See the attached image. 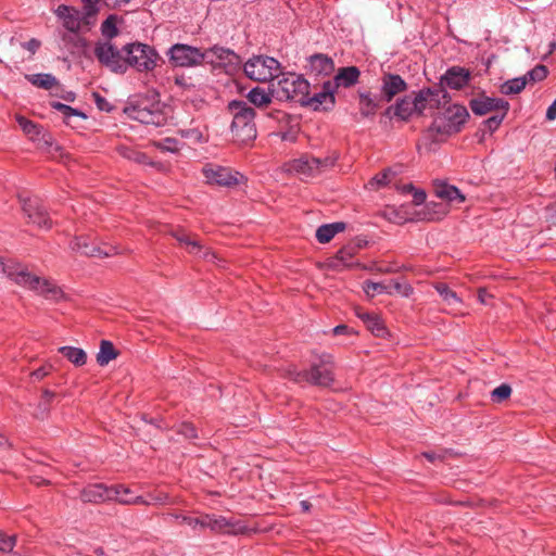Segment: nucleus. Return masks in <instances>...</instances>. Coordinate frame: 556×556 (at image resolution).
Returning <instances> with one entry per match:
<instances>
[{
	"label": "nucleus",
	"mask_w": 556,
	"mask_h": 556,
	"mask_svg": "<svg viewBox=\"0 0 556 556\" xmlns=\"http://www.w3.org/2000/svg\"><path fill=\"white\" fill-rule=\"evenodd\" d=\"M0 276L8 277L14 283L29 289L39 295L50 300L62 298V290L52 281L33 275L27 268L13 260H4L0 256Z\"/></svg>",
	"instance_id": "f257e3e1"
},
{
	"label": "nucleus",
	"mask_w": 556,
	"mask_h": 556,
	"mask_svg": "<svg viewBox=\"0 0 556 556\" xmlns=\"http://www.w3.org/2000/svg\"><path fill=\"white\" fill-rule=\"evenodd\" d=\"M281 376L295 383H309L317 387H330L334 381V359L331 354L323 353L311 364L309 369L300 370L294 365L282 367Z\"/></svg>",
	"instance_id": "f03ea898"
},
{
	"label": "nucleus",
	"mask_w": 556,
	"mask_h": 556,
	"mask_svg": "<svg viewBox=\"0 0 556 556\" xmlns=\"http://www.w3.org/2000/svg\"><path fill=\"white\" fill-rule=\"evenodd\" d=\"M228 111L232 115L230 130L235 140L243 144L253 141L257 136L255 110L242 100H232Z\"/></svg>",
	"instance_id": "7ed1b4c3"
},
{
	"label": "nucleus",
	"mask_w": 556,
	"mask_h": 556,
	"mask_svg": "<svg viewBox=\"0 0 556 556\" xmlns=\"http://www.w3.org/2000/svg\"><path fill=\"white\" fill-rule=\"evenodd\" d=\"M129 118L154 128L167 125L168 116L160 102L140 101L125 109Z\"/></svg>",
	"instance_id": "20e7f679"
},
{
	"label": "nucleus",
	"mask_w": 556,
	"mask_h": 556,
	"mask_svg": "<svg viewBox=\"0 0 556 556\" xmlns=\"http://www.w3.org/2000/svg\"><path fill=\"white\" fill-rule=\"evenodd\" d=\"M280 63L271 56L253 55L243 65L245 76L254 81L266 83L278 78L280 75Z\"/></svg>",
	"instance_id": "39448f33"
},
{
	"label": "nucleus",
	"mask_w": 556,
	"mask_h": 556,
	"mask_svg": "<svg viewBox=\"0 0 556 556\" xmlns=\"http://www.w3.org/2000/svg\"><path fill=\"white\" fill-rule=\"evenodd\" d=\"M271 86L279 101H296L300 104L311 88L309 83L303 76L293 73L282 75L281 78H278L276 86Z\"/></svg>",
	"instance_id": "423d86ee"
},
{
	"label": "nucleus",
	"mask_w": 556,
	"mask_h": 556,
	"mask_svg": "<svg viewBox=\"0 0 556 556\" xmlns=\"http://www.w3.org/2000/svg\"><path fill=\"white\" fill-rule=\"evenodd\" d=\"M468 117L469 113L464 105L450 104L434 117L431 129L440 135H452L462 129Z\"/></svg>",
	"instance_id": "0eeeda50"
},
{
	"label": "nucleus",
	"mask_w": 556,
	"mask_h": 556,
	"mask_svg": "<svg viewBox=\"0 0 556 556\" xmlns=\"http://www.w3.org/2000/svg\"><path fill=\"white\" fill-rule=\"evenodd\" d=\"M126 64L139 72L153 71L157 64L159 53L154 48L141 42H130L124 46Z\"/></svg>",
	"instance_id": "6e6552de"
},
{
	"label": "nucleus",
	"mask_w": 556,
	"mask_h": 556,
	"mask_svg": "<svg viewBox=\"0 0 556 556\" xmlns=\"http://www.w3.org/2000/svg\"><path fill=\"white\" fill-rule=\"evenodd\" d=\"M83 3L81 11L76 9L75 7L67 5V4H60L58 8L53 11L58 20L62 23V26L72 34H78L81 25L86 26H93L97 22V16L93 15L92 17H87L86 11H87V3Z\"/></svg>",
	"instance_id": "1a4fd4ad"
},
{
	"label": "nucleus",
	"mask_w": 556,
	"mask_h": 556,
	"mask_svg": "<svg viewBox=\"0 0 556 556\" xmlns=\"http://www.w3.org/2000/svg\"><path fill=\"white\" fill-rule=\"evenodd\" d=\"M97 60L114 73L124 74L127 71L124 47L117 49L110 41L98 42L94 47Z\"/></svg>",
	"instance_id": "9d476101"
},
{
	"label": "nucleus",
	"mask_w": 556,
	"mask_h": 556,
	"mask_svg": "<svg viewBox=\"0 0 556 556\" xmlns=\"http://www.w3.org/2000/svg\"><path fill=\"white\" fill-rule=\"evenodd\" d=\"M167 55L170 63L175 66L192 67L202 64L207 54L199 48L185 43H175L168 49Z\"/></svg>",
	"instance_id": "9b49d317"
},
{
	"label": "nucleus",
	"mask_w": 556,
	"mask_h": 556,
	"mask_svg": "<svg viewBox=\"0 0 556 556\" xmlns=\"http://www.w3.org/2000/svg\"><path fill=\"white\" fill-rule=\"evenodd\" d=\"M334 165L332 157H315L312 155H303L292 160L289 164V170L294 172L305 178L315 177L327 168Z\"/></svg>",
	"instance_id": "f8f14e48"
},
{
	"label": "nucleus",
	"mask_w": 556,
	"mask_h": 556,
	"mask_svg": "<svg viewBox=\"0 0 556 556\" xmlns=\"http://www.w3.org/2000/svg\"><path fill=\"white\" fill-rule=\"evenodd\" d=\"M336 89L327 80L323 84L321 90L311 96L309 90L305 94V99H302L301 105L311 108L314 111H330L336 104Z\"/></svg>",
	"instance_id": "ddd939ff"
},
{
	"label": "nucleus",
	"mask_w": 556,
	"mask_h": 556,
	"mask_svg": "<svg viewBox=\"0 0 556 556\" xmlns=\"http://www.w3.org/2000/svg\"><path fill=\"white\" fill-rule=\"evenodd\" d=\"M203 174L208 184L222 187L237 186L245 180V177L241 173L218 165L204 167Z\"/></svg>",
	"instance_id": "4468645a"
},
{
	"label": "nucleus",
	"mask_w": 556,
	"mask_h": 556,
	"mask_svg": "<svg viewBox=\"0 0 556 556\" xmlns=\"http://www.w3.org/2000/svg\"><path fill=\"white\" fill-rule=\"evenodd\" d=\"M205 61L226 68V71H233L241 64L240 56L230 49L214 46L205 50Z\"/></svg>",
	"instance_id": "2eb2a0df"
},
{
	"label": "nucleus",
	"mask_w": 556,
	"mask_h": 556,
	"mask_svg": "<svg viewBox=\"0 0 556 556\" xmlns=\"http://www.w3.org/2000/svg\"><path fill=\"white\" fill-rule=\"evenodd\" d=\"M469 106L472 113L479 116L491 112L497 113L500 111H503L504 114H507L509 111V103L506 100L502 98L489 97L484 93L471 99Z\"/></svg>",
	"instance_id": "dca6fc26"
},
{
	"label": "nucleus",
	"mask_w": 556,
	"mask_h": 556,
	"mask_svg": "<svg viewBox=\"0 0 556 556\" xmlns=\"http://www.w3.org/2000/svg\"><path fill=\"white\" fill-rule=\"evenodd\" d=\"M20 200L23 212L28 218V223H31L39 228L49 229L51 227L52 222L47 211L41 206L37 199L20 198Z\"/></svg>",
	"instance_id": "f3484780"
},
{
	"label": "nucleus",
	"mask_w": 556,
	"mask_h": 556,
	"mask_svg": "<svg viewBox=\"0 0 556 556\" xmlns=\"http://www.w3.org/2000/svg\"><path fill=\"white\" fill-rule=\"evenodd\" d=\"M408 88L407 83L397 74L384 73L381 77L380 99L391 102L393 98Z\"/></svg>",
	"instance_id": "a211bd4d"
},
{
	"label": "nucleus",
	"mask_w": 556,
	"mask_h": 556,
	"mask_svg": "<svg viewBox=\"0 0 556 556\" xmlns=\"http://www.w3.org/2000/svg\"><path fill=\"white\" fill-rule=\"evenodd\" d=\"M202 528L210 527L211 531L217 534L250 535L257 532H266L268 528L250 527L245 523H200Z\"/></svg>",
	"instance_id": "6ab92c4d"
},
{
	"label": "nucleus",
	"mask_w": 556,
	"mask_h": 556,
	"mask_svg": "<svg viewBox=\"0 0 556 556\" xmlns=\"http://www.w3.org/2000/svg\"><path fill=\"white\" fill-rule=\"evenodd\" d=\"M416 114V104L412 101V96H404L396 100L393 105L386 109L384 115L388 117H396L401 121H408Z\"/></svg>",
	"instance_id": "aec40b11"
},
{
	"label": "nucleus",
	"mask_w": 556,
	"mask_h": 556,
	"mask_svg": "<svg viewBox=\"0 0 556 556\" xmlns=\"http://www.w3.org/2000/svg\"><path fill=\"white\" fill-rule=\"evenodd\" d=\"M116 494L111 486L102 483L89 484L80 492V498L85 503H102L112 501V496Z\"/></svg>",
	"instance_id": "412c9836"
},
{
	"label": "nucleus",
	"mask_w": 556,
	"mask_h": 556,
	"mask_svg": "<svg viewBox=\"0 0 556 556\" xmlns=\"http://www.w3.org/2000/svg\"><path fill=\"white\" fill-rule=\"evenodd\" d=\"M361 77V71L356 66H345L340 67L337 74L333 77V80H330L332 87L337 90L340 87L351 88L355 86Z\"/></svg>",
	"instance_id": "4be33fe9"
},
{
	"label": "nucleus",
	"mask_w": 556,
	"mask_h": 556,
	"mask_svg": "<svg viewBox=\"0 0 556 556\" xmlns=\"http://www.w3.org/2000/svg\"><path fill=\"white\" fill-rule=\"evenodd\" d=\"M308 67L316 76H328L334 71V62L327 54L316 53L308 58Z\"/></svg>",
	"instance_id": "5701e85b"
},
{
	"label": "nucleus",
	"mask_w": 556,
	"mask_h": 556,
	"mask_svg": "<svg viewBox=\"0 0 556 556\" xmlns=\"http://www.w3.org/2000/svg\"><path fill=\"white\" fill-rule=\"evenodd\" d=\"M276 98L273 86L265 90L262 87H254L247 93L248 101L256 109H265Z\"/></svg>",
	"instance_id": "b1692460"
},
{
	"label": "nucleus",
	"mask_w": 556,
	"mask_h": 556,
	"mask_svg": "<svg viewBox=\"0 0 556 556\" xmlns=\"http://www.w3.org/2000/svg\"><path fill=\"white\" fill-rule=\"evenodd\" d=\"M173 237L181 244L186 245V249L189 253L199 255L203 258H208L210 256L214 257L213 253L208 251H204L203 247L200 244L198 240L193 237L186 233L184 230H176L173 232Z\"/></svg>",
	"instance_id": "393cba45"
},
{
	"label": "nucleus",
	"mask_w": 556,
	"mask_h": 556,
	"mask_svg": "<svg viewBox=\"0 0 556 556\" xmlns=\"http://www.w3.org/2000/svg\"><path fill=\"white\" fill-rule=\"evenodd\" d=\"M470 79V73L469 71L463 68V67H458V66H453L451 68H448L445 73V75L443 76V80L445 81V84L452 88V89H462L463 87H465L468 81Z\"/></svg>",
	"instance_id": "a878e982"
},
{
	"label": "nucleus",
	"mask_w": 556,
	"mask_h": 556,
	"mask_svg": "<svg viewBox=\"0 0 556 556\" xmlns=\"http://www.w3.org/2000/svg\"><path fill=\"white\" fill-rule=\"evenodd\" d=\"M81 2H86L87 17H92L93 15H98L101 11V8L104 7L109 10H117L125 5H127L131 0H80Z\"/></svg>",
	"instance_id": "bb28decb"
},
{
	"label": "nucleus",
	"mask_w": 556,
	"mask_h": 556,
	"mask_svg": "<svg viewBox=\"0 0 556 556\" xmlns=\"http://www.w3.org/2000/svg\"><path fill=\"white\" fill-rule=\"evenodd\" d=\"M434 194L447 202H456L463 203L465 201V195L460 192V190L450 184L439 182L434 186Z\"/></svg>",
	"instance_id": "cd10ccee"
},
{
	"label": "nucleus",
	"mask_w": 556,
	"mask_h": 556,
	"mask_svg": "<svg viewBox=\"0 0 556 556\" xmlns=\"http://www.w3.org/2000/svg\"><path fill=\"white\" fill-rule=\"evenodd\" d=\"M111 490L116 492V494H114L112 496V501H117L122 504H127V505H129V504H144V505L150 504V502L144 500L142 496L134 495L132 491L127 486L112 485Z\"/></svg>",
	"instance_id": "c85d7f7f"
},
{
	"label": "nucleus",
	"mask_w": 556,
	"mask_h": 556,
	"mask_svg": "<svg viewBox=\"0 0 556 556\" xmlns=\"http://www.w3.org/2000/svg\"><path fill=\"white\" fill-rule=\"evenodd\" d=\"M358 109L362 117H371L376 114L379 103L370 91H358Z\"/></svg>",
	"instance_id": "c756f323"
},
{
	"label": "nucleus",
	"mask_w": 556,
	"mask_h": 556,
	"mask_svg": "<svg viewBox=\"0 0 556 556\" xmlns=\"http://www.w3.org/2000/svg\"><path fill=\"white\" fill-rule=\"evenodd\" d=\"M116 152L124 159L135 162L141 165H152L153 163L150 161L148 155L131 146L127 144H118L116 147Z\"/></svg>",
	"instance_id": "7c9ffc66"
},
{
	"label": "nucleus",
	"mask_w": 556,
	"mask_h": 556,
	"mask_svg": "<svg viewBox=\"0 0 556 556\" xmlns=\"http://www.w3.org/2000/svg\"><path fill=\"white\" fill-rule=\"evenodd\" d=\"M346 228L345 223L336 222L331 224H324L316 230V239L320 243L329 242L337 233L343 231Z\"/></svg>",
	"instance_id": "2f4dec72"
},
{
	"label": "nucleus",
	"mask_w": 556,
	"mask_h": 556,
	"mask_svg": "<svg viewBox=\"0 0 556 556\" xmlns=\"http://www.w3.org/2000/svg\"><path fill=\"white\" fill-rule=\"evenodd\" d=\"M355 253L356 248L353 245H346L341 248L332 258L331 266L336 269L351 266Z\"/></svg>",
	"instance_id": "473e14b6"
},
{
	"label": "nucleus",
	"mask_w": 556,
	"mask_h": 556,
	"mask_svg": "<svg viewBox=\"0 0 556 556\" xmlns=\"http://www.w3.org/2000/svg\"><path fill=\"white\" fill-rule=\"evenodd\" d=\"M431 96L427 97L429 109L444 108L451 100L448 92L441 86L429 87Z\"/></svg>",
	"instance_id": "72a5a7b5"
},
{
	"label": "nucleus",
	"mask_w": 556,
	"mask_h": 556,
	"mask_svg": "<svg viewBox=\"0 0 556 556\" xmlns=\"http://www.w3.org/2000/svg\"><path fill=\"white\" fill-rule=\"evenodd\" d=\"M59 352L75 366H84L87 362V354L83 349L75 346H61Z\"/></svg>",
	"instance_id": "f704fd0d"
},
{
	"label": "nucleus",
	"mask_w": 556,
	"mask_h": 556,
	"mask_svg": "<svg viewBox=\"0 0 556 556\" xmlns=\"http://www.w3.org/2000/svg\"><path fill=\"white\" fill-rule=\"evenodd\" d=\"M117 355L118 352L114 348L113 343L108 340H102L97 354V363L102 367L106 366L111 361L115 359Z\"/></svg>",
	"instance_id": "c9c22d12"
},
{
	"label": "nucleus",
	"mask_w": 556,
	"mask_h": 556,
	"mask_svg": "<svg viewBox=\"0 0 556 556\" xmlns=\"http://www.w3.org/2000/svg\"><path fill=\"white\" fill-rule=\"evenodd\" d=\"M25 78L34 86L50 90L52 87L58 85L56 78L52 74H27Z\"/></svg>",
	"instance_id": "e433bc0d"
},
{
	"label": "nucleus",
	"mask_w": 556,
	"mask_h": 556,
	"mask_svg": "<svg viewBox=\"0 0 556 556\" xmlns=\"http://www.w3.org/2000/svg\"><path fill=\"white\" fill-rule=\"evenodd\" d=\"M396 175L395 172H393L391 168H386L382 172L375 175L367 184V187L372 190H378L380 188H383L388 186L392 178H394Z\"/></svg>",
	"instance_id": "4c0bfd02"
},
{
	"label": "nucleus",
	"mask_w": 556,
	"mask_h": 556,
	"mask_svg": "<svg viewBox=\"0 0 556 556\" xmlns=\"http://www.w3.org/2000/svg\"><path fill=\"white\" fill-rule=\"evenodd\" d=\"M526 78L522 76L515 77L503 83L500 87V91L505 96L517 94L520 93L526 88Z\"/></svg>",
	"instance_id": "58836bf2"
},
{
	"label": "nucleus",
	"mask_w": 556,
	"mask_h": 556,
	"mask_svg": "<svg viewBox=\"0 0 556 556\" xmlns=\"http://www.w3.org/2000/svg\"><path fill=\"white\" fill-rule=\"evenodd\" d=\"M119 17L116 14H110L101 24V34L108 39H113L118 35L117 22Z\"/></svg>",
	"instance_id": "ea45409f"
},
{
	"label": "nucleus",
	"mask_w": 556,
	"mask_h": 556,
	"mask_svg": "<svg viewBox=\"0 0 556 556\" xmlns=\"http://www.w3.org/2000/svg\"><path fill=\"white\" fill-rule=\"evenodd\" d=\"M547 67L543 64H538L532 70L527 72L522 77L526 78V84H528L542 81L547 77Z\"/></svg>",
	"instance_id": "a19ab883"
},
{
	"label": "nucleus",
	"mask_w": 556,
	"mask_h": 556,
	"mask_svg": "<svg viewBox=\"0 0 556 556\" xmlns=\"http://www.w3.org/2000/svg\"><path fill=\"white\" fill-rule=\"evenodd\" d=\"M434 289L448 305L460 303V299L457 296L456 292L450 289L446 283H437Z\"/></svg>",
	"instance_id": "79ce46f5"
},
{
	"label": "nucleus",
	"mask_w": 556,
	"mask_h": 556,
	"mask_svg": "<svg viewBox=\"0 0 556 556\" xmlns=\"http://www.w3.org/2000/svg\"><path fill=\"white\" fill-rule=\"evenodd\" d=\"M429 96H431L430 88H424L412 97V101L416 104V114L421 115L428 108L427 97Z\"/></svg>",
	"instance_id": "37998d69"
},
{
	"label": "nucleus",
	"mask_w": 556,
	"mask_h": 556,
	"mask_svg": "<svg viewBox=\"0 0 556 556\" xmlns=\"http://www.w3.org/2000/svg\"><path fill=\"white\" fill-rule=\"evenodd\" d=\"M365 325L368 330L376 337H384L387 334V328L380 316L377 314H374Z\"/></svg>",
	"instance_id": "c03bdc74"
},
{
	"label": "nucleus",
	"mask_w": 556,
	"mask_h": 556,
	"mask_svg": "<svg viewBox=\"0 0 556 556\" xmlns=\"http://www.w3.org/2000/svg\"><path fill=\"white\" fill-rule=\"evenodd\" d=\"M51 108L61 112L66 118H70L72 116H80L83 118L86 117V115L80 112L79 110L77 109H74L67 104H64V103H61V102H58V101H53L50 103Z\"/></svg>",
	"instance_id": "a18cd8bd"
},
{
	"label": "nucleus",
	"mask_w": 556,
	"mask_h": 556,
	"mask_svg": "<svg viewBox=\"0 0 556 556\" xmlns=\"http://www.w3.org/2000/svg\"><path fill=\"white\" fill-rule=\"evenodd\" d=\"M511 394V387L507 383H502L491 392V400L495 403H502L507 400Z\"/></svg>",
	"instance_id": "49530a36"
},
{
	"label": "nucleus",
	"mask_w": 556,
	"mask_h": 556,
	"mask_svg": "<svg viewBox=\"0 0 556 556\" xmlns=\"http://www.w3.org/2000/svg\"><path fill=\"white\" fill-rule=\"evenodd\" d=\"M116 253V249L114 247H105L104 249L99 247L97 243H93L90 250L85 251V255L87 256H97V257H108L114 255Z\"/></svg>",
	"instance_id": "de8ad7c7"
},
{
	"label": "nucleus",
	"mask_w": 556,
	"mask_h": 556,
	"mask_svg": "<svg viewBox=\"0 0 556 556\" xmlns=\"http://www.w3.org/2000/svg\"><path fill=\"white\" fill-rule=\"evenodd\" d=\"M93 243L94 242L90 240L88 237H76L71 242V248L72 250L77 251L85 255V251L90 250Z\"/></svg>",
	"instance_id": "09e8293b"
},
{
	"label": "nucleus",
	"mask_w": 556,
	"mask_h": 556,
	"mask_svg": "<svg viewBox=\"0 0 556 556\" xmlns=\"http://www.w3.org/2000/svg\"><path fill=\"white\" fill-rule=\"evenodd\" d=\"M506 115L503 111L494 113L483 122V125L490 132H493L500 127Z\"/></svg>",
	"instance_id": "8fccbe9b"
},
{
	"label": "nucleus",
	"mask_w": 556,
	"mask_h": 556,
	"mask_svg": "<svg viewBox=\"0 0 556 556\" xmlns=\"http://www.w3.org/2000/svg\"><path fill=\"white\" fill-rule=\"evenodd\" d=\"M365 293L369 296H374L376 293L381 294L387 292V286L381 282L365 281L363 287Z\"/></svg>",
	"instance_id": "3c124183"
},
{
	"label": "nucleus",
	"mask_w": 556,
	"mask_h": 556,
	"mask_svg": "<svg viewBox=\"0 0 556 556\" xmlns=\"http://www.w3.org/2000/svg\"><path fill=\"white\" fill-rule=\"evenodd\" d=\"M177 433L184 435L188 440H194L198 438L195 427L190 422H182L177 428Z\"/></svg>",
	"instance_id": "603ef678"
},
{
	"label": "nucleus",
	"mask_w": 556,
	"mask_h": 556,
	"mask_svg": "<svg viewBox=\"0 0 556 556\" xmlns=\"http://www.w3.org/2000/svg\"><path fill=\"white\" fill-rule=\"evenodd\" d=\"M16 122L18 123L20 127L22 128V130L27 134V135H38V130H37V125L27 119L26 117L24 116H16Z\"/></svg>",
	"instance_id": "864d4df0"
},
{
	"label": "nucleus",
	"mask_w": 556,
	"mask_h": 556,
	"mask_svg": "<svg viewBox=\"0 0 556 556\" xmlns=\"http://www.w3.org/2000/svg\"><path fill=\"white\" fill-rule=\"evenodd\" d=\"M16 536L8 535L3 532H0V551L3 553H10L15 546Z\"/></svg>",
	"instance_id": "5fc2aeb1"
},
{
	"label": "nucleus",
	"mask_w": 556,
	"mask_h": 556,
	"mask_svg": "<svg viewBox=\"0 0 556 556\" xmlns=\"http://www.w3.org/2000/svg\"><path fill=\"white\" fill-rule=\"evenodd\" d=\"M61 41L64 47L70 50L71 46H77V42L80 41V38L77 36V34H72L66 30L65 33L61 34Z\"/></svg>",
	"instance_id": "6e6d98bb"
},
{
	"label": "nucleus",
	"mask_w": 556,
	"mask_h": 556,
	"mask_svg": "<svg viewBox=\"0 0 556 556\" xmlns=\"http://www.w3.org/2000/svg\"><path fill=\"white\" fill-rule=\"evenodd\" d=\"M178 142L176 139H173V138H165L163 139L159 144L157 147L162 150H166V151H169V152H177L178 151V147H177Z\"/></svg>",
	"instance_id": "4d7b16f0"
},
{
	"label": "nucleus",
	"mask_w": 556,
	"mask_h": 556,
	"mask_svg": "<svg viewBox=\"0 0 556 556\" xmlns=\"http://www.w3.org/2000/svg\"><path fill=\"white\" fill-rule=\"evenodd\" d=\"M51 368L52 366L51 365H43L39 368H37L36 370H34L30 376L31 378L36 379V380H41L43 379L46 376H48L51 371Z\"/></svg>",
	"instance_id": "13d9d810"
},
{
	"label": "nucleus",
	"mask_w": 556,
	"mask_h": 556,
	"mask_svg": "<svg viewBox=\"0 0 556 556\" xmlns=\"http://www.w3.org/2000/svg\"><path fill=\"white\" fill-rule=\"evenodd\" d=\"M94 101H96V104L98 106L99 110L101 111H105V112H111L113 106L109 103V101L101 97L99 93H94Z\"/></svg>",
	"instance_id": "bf43d9fd"
},
{
	"label": "nucleus",
	"mask_w": 556,
	"mask_h": 556,
	"mask_svg": "<svg viewBox=\"0 0 556 556\" xmlns=\"http://www.w3.org/2000/svg\"><path fill=\"white\" fill-rule=\"evenodd\" d=\"M40 46H41V42L36 38H31L30 40L22 43V47L33 54L37 52V50L40 48Z\"/></svg>",
	"instance_id": "052dcab7"
},
{
	"label": "nucleus",
	"mask_w": 556,
	"mask_h": 556,
	"mask_svg": "<svg viewBox=\"0 0 556 556\" xmlns=\"http://www.w3.org/2000/svg\"><path fill=\"white\" fill-rule=\"evenodd\" d=\"M413 202L416 205H420L426 201L427 194L421 189H415L413 192Z\"/></svg>",
	"instance_id": "680f3d73"
},
{
	"label": "nucleus",
	"mask_w": 556,
	"mask_h": 556,
	"mask_svg": "<svg viewBox=\"0 0 556 556\" xmlns=\"http://www.w3.org/2000/svg\"><path fill=\"white\" fill-rule=\"evenodd\" d=\"M175 84L184 89H190L193 85L189 81V78L184 75L175 77Z\"/></svg>",
	"instance_id": "e2e57ef3"
},
{
	"label": "nucleus",
	"mask_w": 556,
	"mask_h": 556,
	"mask_svg": "<svg viewBox=\"0 0 556 556\" xmlns=\"http://www.w3.org/2000/svg\"><path fill=\"white\" fill-rule=\"evenodd\" d=\"M545 117L547 121H554L556 118V98L554 99L553 103L547 108Z\"/></svg>",
	"instance_id": "0e129e2a"
},
{
	"label": "nucleus",
	"mask_w": 556,
	"mask_h": 556,
	"mask_svg": "<svg viewBox=\"0 0 556 556\" xmlns=\"http://www.w3.org/2000/svg\"><path fill=\"white\" fill-rule=\"evenodd\" d=\"M355 314L364 324H366L367 320H369L375 313H369L361 308H356Z\"/></svg>",
	"instance_id": "69168bd1"
},
{
	"label": "nucleus",
	"mask_w": 556,
	"mask_h": 556,
	"mask_svg": "<svg viewBox=\"0 0 556 556\" xmlns=\"http://www.w3.org/2000/svg\"><path fill=\"white\" fill-rule=\"evenodd\" d=\"M332 332L334 336L348 334L350 333V328L345 325H338L332 329Z\"/></svg>",
	"instance_id": "338daca9"
},
{
	"label": "nucleus",
	"mask_w": 556,
	"mask_h": 556,
	"mask_svg": "<svg viewBox=\"0 0 556 556\" xmlns=\"http://www.w3.org/2000/svg\"><path fill=\"white\" fill-rule=\"evenodd\" d=\"M491 295L488 293V291L483 288H480L478 290V300L480 303L482 304H486V300L488 298H490Z\"/></svg>",
	"instance_id": "774afa93"
}]
</instances>
